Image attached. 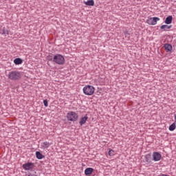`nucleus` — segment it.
<instances>
[{
  "instance_id": "nucleus-24",
  "label": "nucleus",
  "mask_w": 176,
  "mask_h": 176,
  "mask_svg": "<svg viewBox=\"0 0 176 176\" xmlns=\"http://www.w3.org/2000/svg\"><path fill=\"white\" fill-rule=\"evenodd\" d=\"M175 120H176V114L175 115Z\"/></svg>"
},
{
  "instance_id": "nucleus-4",
  "label": "nucleus",
  "mask_w": 176,
  "mask_h": 176,
  "mask_svg": "<svg viewBox=\"0 0 176 176\" xmlns=\"http://www.w3.org/2000/svg\"><path fill=\"white\" fill-rule=\"evenodd\" d=\"M21 78V74L19 72H11L8 74V78L11 80H17Z\"/></svg>"
},
{
  "instance_id": "nucleus-19",
  "label": "nucleus",
  "mask_w": 176,
  "mask_h": 176,
  "mask_svg": "<svg viewBox=\"0 0 176 176\" xmlns=\"http://www.w3.org/2000/svg\"><path fill=\"white\" fill-rule=\"evenodd\" d=\"M47 59L48 60V61H52V60L54 59L53 56L49 55V56L47 57Z\"/></svg>"
},
{
  "instance_id": "nucleus-8",
  "label": "nucleus",
  "mask_w": 176,
  "mask_h": 176,
  "mask_svg": "<svg viewBox=\"0 0 176 176\" xmlns=\"http://www.w3.org/2000/svg\"><path fill=\"white\" fill-rule=\"evenodd\" d=\"M32 167H33L32 163H30V162L23 165V168L26 170H31Z\"/></svg>"
},
{
  "instance_id": "nucleus-5",
  "label": "nucleus",
  "mask_w": 176,
  "mask_h": 176,
  "mask_svg": "<svg viewBox=\"0 0 176 176\" xmlns=\"http://www.w3.org/2000/svg\"><path fill=\"white\" fill-rule=\"evenodd\" d=\"M160 20V18L159 17H151L146 20V23L147 24H149V25H156V24H157V21Z\"/></svg>"
},
{
  "instance_id": "nucleus-21",
  "label": "nucleus",
  "mask_w": 176,
  "mask_h": 176,
  "mask_svg": "<svg viewBox=\"0 0 176 176\" xmlns=\"http://www.w3.org/2000/svg\"><path fill=\"white\" fill-rule=\"evenodd\" d=\"M43 104H44L45 107H48L49 106V103L47 102V100H43Z\"/></svg>"
},
{
  "instance_id": "nucleus-12",
  "label": "nucleus",
  "mask_w": 176,
  "mask_h": 176,
  "mask_svg": "<svg viewBox=\"0 0 176 176\" xmlns=\"http://www.w3.org/2000/svg\"><path fill=\"white\" fill-rule=\"evenodd\" d=\"M50 146V143L49 142H44L41 143V148L43 149H46Z\"/></svg>"
},
{
  "instance_id": "nucleus-7",
  "label": "nucleus",
  "mask_w": 176,
  "mask_h": 176,
  "mask_svg": "<svg viewBox=\"0 0 176 176\" xmlns=\"http://www.w3.org/2000/svg\"><path fill=\"white\" fill-rule=\"evenodd\" d=\"M88 119H89V117L87 116V115H85L84 117H82L80 119L79 124L80 126H83V124H85V123H86V122H87Z\"/></svg>"
},
{
  "instance_id": "nucleus-22",
  "label": "nucleus",
  "mask_w": 176,
  "mask_h": 176,
  "mask_svg": "<svg viewBox=\"0 0 176 176\" xmlns=\"http://www.w3.org/2000/svg\"><path fill=\"white\" fill-rule=\"evenodd\" d=\"M2 34H8V30L3 29Z\"/></svg>"
},
{
  "instance_id": "nucleus-6",
  "label": "nucleus",
  "mask_w": 176,
  "mask_h": 176,
  "mask_svg": "<svg viewBox=\"0 0 176 176\" xmlns=\"http://www.w3.org/2000/svg\"><path fill=\"white\" fill-rule=\"evenodd\" d=\"M162 159V154L157 152L153 153V160L154 162H160Z\"/></svg>"
},
{
  "instance_id": "nucleus-1",
  "label": "nucleus",
  "mask_w": 176,
  "mask_h": 176,
  "mask_svg": "<svg viewBox=\"0 0 176 176\" xmlns=\"http://www.w3.org/2000/svg\"><path fill=\"white\" fill-rule=\"evenodd\" d=\"M53 61L58 65H63V64L65 63V59L64 58V56H63V55L61 54H56L54 56Z\"/></svg>"
},
{
  "instance_id": "nucleus-10",
  "label": "nucleus",
  "mask_w": 176,
  "mask_h": 176,
  "mask_svg": "<svg viewBox=\"0 0 176 176\" xmlns=\"http://www.w3.org/2000/svg\"><path fill=\"white\" fill-rule=\"evenodd\" d=\"M164 49H165L166 52H167V53H168V52H171L173 50V46L170 44H165Z\"/></svg>"
},
{
  "instance_id": "nucleus-23",
  "label": "nucleus",
  "mask_w": 176,
  "mask_h": 176,
  "mask_svg": "<svg viewBox=\"0 0 176 176\" xmlns=\"http://www.w3.org/2000/svg\"><path fill=\"white\" fill-rule=\"evenodd\" d=\"M28 176H36V175L35 173H29Z\"/></svg>"
},
{
  "instance_id": "nucleus-16",
  "label": "nucleus",
  "mask_w": 176,
  "mask_h": 176,
  "mask_svg": "<svg viewBox=\"0 0 176 176\" xmlns=\"http://www.w3.org/2000/svg\"><path fill=\"white\" fill-rule=\"evenodd\" d=\"M175 128H176V123H175V122L174 123H173L170 126H169L170 131H174V130H175Z\"/></svg>"
},
{
  "instance_id": "nucleus-11",
  "label": "nucleus",
  "mask_w": 176,
  "mask_h": 176,
  "mask_svg": "<svg viewBox=\"0 0 176 176\" xmlns=\"http://www.w3.org/2000/svg\"><path fill=\"white\" fill-rule=\"evenodd\" d=\"M165 24H171L173 23V16H168L166 18Z\"/></svg>"
},
{
  "instance_id": "nucleus-14",
  "label": "nucleus",
  "mask_w": 176,
  "mask_h": 176,
  "mask_svg": "<svg viewBox=\"0 0 176 176\" xmlns=\"http://www.w3.org/2000/svg\"><path fill=\"white\" fill-rule=\"evenodd\" d=\"M85 4L87 6H94V0H89L85 2Z\"/></svg>"
},
{
  "instance_id": "nucleus-9",
  "label": "nucleus",
  "mask_w": 176,
  "mask_h": 176,
  "mask_svg": "<svg viewBox=\"0 0 176 176\" xmlns=\"http://www.w3.org/2000/svg\"><path fill=\"white\" fill-rule=\"evenodd\" d=\"M94 171V169H93V168H87L85 170V175H91Z\"/></svg>"
},
{
  "instance_id": "nucleus-17",
  "label": "nucleus",
  "mask_w": 176,
  "mask_h": 176,
  "mask_svg": "<svg viewBox=\"0 0 176 176\" xmlns=\"http://www.w3.org/2000/svg\"><path fill=\"white\" fill-rule=\"evenodd\" d=\"M36 156L37 159H43V155H42V153H41L39 151L36 152Z\"/></svg>"
},
{
  "instance_id": "nucleus-3",
  "label": "nucleus",
  "mask_w": 176,
  "mask_h": 176,
  "mask_svg": "<svg viewBox=\"0 0 176 176\" xmlns=\"http://www.w3.org/2000/svg\"><path fill=\"white\" fill-rule=\"evenodd\" d=\"M67 120H69V122H76L79 116H78V113H76L75 111H70L67 113Z\"/></svg>"
},
{
  "instance_id": "nucleus-2",
  "label": "nucleus",
  "mask_w": 176,
  "mask_h": 176,
  "mask_svg": "<svg viewBox=\"0 0 176 176\" xmlns=\"http://www.w3.org/2000/svg\"><path fill=\"white\" fill-rule=\"evenodd\" d=\"M82 90L85 96H93L96 89L91 85H86Z\"/></svg>"
},
{
  "instance_id": "nucleus-18",
  "label": "nucleus",
  "mask_w": 176,
  "mask_h": 176,
  "mask_svg": "<svg viewBox=\"0 0 176 176\" xmlns=\"http://www.w3.org/2000/svg\"><path fill=\"white\" fill-rule=\"evenodd\" d=\"M109 156H115V151L111 149L109 151Z\"/></svg>"
},
{
  "instance_id": "nucleus-20",
  "label": "nucleus",
  "mask_w": 176,
  "mask_h": 176,
  "mask_svg": "<svg viewBox=\"0 0 176 176\" xmlns=\"http://www.w3.org/2000/svg\"><path fill=\"white\" fill-rule=\"evenodd\" d=\"M149 159H151V155H146L145 156V160H146V162H149Z\"/></svg>"
},
{
  "instance_id": "nucleus-15",
  "label": "nucleus",
  "mask_w": 176,
  "mask_h": 176,
  "mask_svg": "<svg viewBox=\"0 0 176 176\" xmlns=\"http://www.w3.org/2000/svg\"><path fill=\"white\" fill-rule=\"evenodd\" d=\"M160 28L163 30V31H167V30H170V28H171V25L168 26L167 25H162Z\"/></svg>"
},
{
  "instance_id": "nucleus-13",
  "label": "nucleus",
  "mask_w": 176,
  "mask_h": 176,
  "mask_svg": "<svg viewBox=\"0 0 176 176\" xmlns=\"http://www.w3.org/2000/svg\"><path fill=\"white\" fill-rule=\"evenodd\" d=\"M14 63L16 65H20V64H23V60L20 58H17L14 60Z\"/></svg>"
}]
</instances>
